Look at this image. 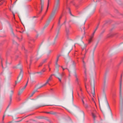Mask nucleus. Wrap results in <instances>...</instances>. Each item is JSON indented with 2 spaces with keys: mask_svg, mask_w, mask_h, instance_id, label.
Returning a JSON list of instances; mask_svg holds the SVG:
<instances>
[{
  "mask_svg": "<svg viewBox=\"0 0 123 123\" xmlns=\"http://www.w3.org/2000/svg\"><path fill=\"white\" fill-rule=\"evenodd\" d=\"M60 6V0H55L54 9L51 13V16H54L56 12L59 9Z\"/></svg>",
  "mask_w": 123,
  "mask_h": 123,
  "instance_id": "f257e3e1",
  "label": "nucleus"
},
{
  "mask_svg": "<svg viewBox=\"0 0 123 123\" xmlns=\"http://www.w3.org/2000/svg\"><path fill=\"white\" fill-rule=\"evenodd\" d=\"M122 74L121 75L120 80L119 86V98L120 101L123 103V99L122 95Z\"/></svg>",
  "mask_w": 123,
  "mask_h": 123,
  "instance_id": "f03ea898",
  "label": "nucleus"
},
{
  "mask_svg": "<svg viewBox=\"0 0 123 123\" xmlns=\"http://www.w3.org/2000/svg\"><path fill=\"white\" fill-rule=\"evenodd\" d=\"M91 112L93 119L94 121H95V118L97 117V116L96 115V111L94 109V108H92V110H91Z\"/></svg>",
  "mask_w": 123,
  "mask_h": 123,
  "instance_id": "7ed1b4c3",
  "label": "nucleus"
},
{
  "mask_svg": "<svg viewBox=\"0 0 123 123\" xmlns=\"http://www.w3.org/2000/svg\"><path fill=\"white\" fill-rule=\"evenodd\" d=\"M23 71L22 69H20V71L19 76L17 78V81L19 82L22 79L23 77Z\"/></svg>",
  "mask_w": 123,
  "mask_h": 123,
  "instance_id": "20e7f679",
  "label": "nucleus"
},
{
  "mask_svg": "<svg viewBox=\"0 0 123 123\" xmlns=\"http://www.w3.org/2000/svg\"><path fill=\"white\" fill-rule=\"evenodd\" d=\"M65 31L66 36L67 39H68L69 35V26L68 25L65 26Z\"/></svg>",
  "mask_w": 123,
  "mask_h": 123,
  "instance_id": "39448f33",
  "label": "nucleus"
},
{
  "mask_svg": "<svg viewBox=\"0 0 123 123\" xmlns=\"http://www.w3.org/2000/svg\"><path fill=\"white\" fill-rule=\"evenodd\" d=\"M99 23L97 26L96 27V28L95 29V30L94 31V32H93V33H92V35L91 37L89 39V40H88V43H90L92 41V38L93 37V36L94 35V34L95 33V31H96V30H97L98 28L99 25Z\"/></svg>",
  "mask_w": 123,
  "mask_h": 123,
  "instance_id": "423d86ee",
  "label": "nucleus"
},
{
  "mask_svg": "<svg viewBox=\"0 0 123 123\" xmlns=\"http://www.w3.org/2000/svg\"><path fill=\"white\" fill-rule=\"evenodd\" d=\"M73 91L72 90V94L70 97V101L71 102L72 104H73L74 102V97L73 95Z\"/></svg>",
  "mask_w": 123,
  "mask_h": 123,
  "instance_id": "0eeeda50",
  "label": "nucleus"
},
{
  "mask_svg": "<svg viewBox=\"0 0 123 123\" xmlns=\"http://www.w3.org/2000/svg\"><path fill=\"white\" fill-rule=\"evenodd\" d=\"M84 58H83L82 59V62L83 63V66L84 67V68L85 69V74L86 76V65L85 64V63L84 61Z\"/></svg>",
  "mask_w": 123,
  "mask_h": 123,
  "instance_id": "6e6552de",
  "label": "nucleus"
},
{
  "mask_svg": "<svg viewBox=\"0 0 123 123\" xmlns=\"http://www.w3.org/2000/svg\"><path fill=\"white\" fill-rule=\"evenodd\" d=\"M40 2H41V9L40 11L39 12V14L40 13L42 12L43 9V8L44 6V4H43V2H42V0H40Z\"/></svg>",
  "mask_w": 123,
  "mask_h": 123,
  "instance_id": "1a4fd4ad",
  "label": "nucleus"
},
{
  "mask_svg": "<svg viewBox=\"0 0 123 123\" xmlns=\"http://www.w3.org/2000/svg\"><path fill=\"white\" fill-rule=\"evenodd\" d=\"M75 76L76 78V80L75 81V82L79 86L80 84L79 83V80L77 77V76L76 74H75Z\"/></svg>",
  "mask_w": 123,
  "mask_h": 123,
  "instance_id": "9d476101",
  "label": "nucleus"
},
{
  "mask_svg": "<svg viewBox=\"0 0 123 123\" xmlns=\"http://www.w3.org/2000/svg\"><path fill=\"white\" fill-rule=\"evenodd\" d=\"M71 64V67L72 68H75L76 66V63L74 61H72Z\"/></svg>",
  "mask_w": 123,
  "mask_h": 123,
  "instance_id": "9b49d317",
  "label": "nucleus"
},
{
  "mask_svg": "<svg viewBox=\"0 0 123 123\" xmlns=\"http://www.w3.org/2000/svg\"><path fill=\"white\" fill-rule=\"evenodd\" d=\"M46 113L47 114H49L55 115L57 114V113L56 112H54L53 111H51L49 112H46Z\"/></svg>",
  "mask_w": 123,
  "mask_h": 123,
  "instance_id": "f8f14e48",
  "label": "nucleus"
},
{
  "mask_svg": "<svg viewBox=\"0 0 123 123\" xmlns=\"http://www.w3.org/2000/svg\"><path fill=\"white\" fill-rule=\"evenodd\" d=\"M69 0H66L65 2V5L67 6V8L69 10V3L68 2Z\"/></svg>",
  "mask_w": 123,
  "mask_h": 123,
  "instance_id": "ddd939ff",
  "label": "nucleus"
},
{
  "mask_svg": "<svg viewBox=\"0 0 123 123\" xmlns=\"http://www.w3.org/2000/svg\"><path fill=\"white\" fill-rule=\"evenodd\" d=\"M60 55L58 56L57 57L56 61L55 63V64L58 67L60 66L58 65V62L59 60V58L60 56Z\"/></svg>",
  "mask_w": 123,
  "mask_h": 123,
  "instance_id": "4468645a",
  "label": "nucleus"
},
{
  "mask_svg": "<svg viewBox=\"0 0 123 123\" xmlns=\"http://www.w3.org/2000/svg\"><path fill=\"white\" fill-rule=\"evenodd\" d=\"M60 55L58 56L57 57L56 61L55 63V64L58 67L60 66L58 65V62L59 60V58L60 56Z\"/></svg>",
  "mask_w": 123,
  "mask_h": 123,
  "instance_id": "2eb2a0df",
  "label": "nucleus"
},
{
  "mask_svg": "<svg viewBox=\"0 0 123 123\" xmlns=\"http://www.w3.org/2000/svg\"><path fill=\"white\" fill-rule=\"evenodd\" d=\"M116 33H113L112 34H108L107 35V37H112L116 35Z\"/></svg>",
  "mask_w": 123,
  "mask_h": 123,
  "instance_id": "dca6fc26",
  "label": "nucleus"
},
{
  "mask_svg": "<svg viewBox=\"0 0 123 123\" xmlns=\"http://www.w3.org/2000/svg\"><path fill=\"white\" fill-rule=\"evenodd\" d=\"M51 80L49 79V78L47 80L46 82L44 84H43V86H41L40 88L44 86H46L47 84H48L49 82V81H50Z\"/></svg>",
  "mask_w": 123,
  "mask_h": 123,
  "instance_id": "f3484780",
  "label": "nucleus"
},
{
  "mask_svg": "<svg viewBox=\"0 0 123 123\" xmlns=\"http://www.w3.org/2000/svg\"><path fill=\"white\" fill-rule=\"evenodd\" d=\"M28 82V80L27 81V82L26 84L21 89V92H22L23 91V90L26 87L27 85Z\"/></svg>",
  "mask_w": 123,
  "mask_h": 123,
  "instance_id": "a211bd4d",
  "label": "nucleus"
},
{
  "mask_svg": "<svg viewBox=\"0 0 123 123\" xmlns=\"http://www.w3.org/2000/svg\"><path fill=\"white\" fill-rule=\"evenodd\" d=\"M86 80H87V78L86 77H86H85V78H84V81L85 82V88H86V90H87V88H86Z\"/></svg>",
  "mask_w": 123,
  "mask_h": 123,
  "instance_id": "6ab92c4d",
  "label": "nucleus"
},
{
  "mask_svg": "<svg viewBox=\"0 0 123 123\" xmlns=\"http://www.w3.org/2000/svg\"><path fill=\"white\" fill-rule=\"evenodd\" d=\"M35 92V91H33V92H32L31 94L29 95V97L31 98L32 97Z\"/></svg>",
  "mask_w": 123,
  "mask_h": 123,
  "instance_id": "aec40b11",
  "label": "nucleus"
},
{
  "mask_svg": "<svg viewBox=\"0 0 123 123\" xmlns=\"http://www.w3.org/2000/svg\"><path fill=\"white\" fill-rule=\"evenodd\" d=\"M46 69L45 68H44L41 70V71L39 72L38 73H43V72H45V71H46Z\"/></svg>",
  "mask_w": 123,
  "mask_h": 123,
  "instance_id": "412c9836",
  "label": "nucleus"
},
{
  "mask_svg": "<svg viewBox=\"0 0 123 123\" xmlns=\"http://www.w3.org/2000/svg\"><path fill=\"white\" fill-rule=\"evenodd\" d=\"M84 98V97L82 95V96H81V100H82V102L83 103V105L85 104L84 103V100H83V99Z\"/></svg>",
  "mask_w": 123,
  "mask_h": 123,
  "instance_id": "4be33fe9",
  "label": "nucleus"
},
{
  "mask_svg": "<svg viewBox=\"0 0 123 123\" xmlns=\"http://www.w3.org/2000/svg\"><path fill=\"white\" fill-rule=\"evenodd\" d=\"M84 107L86 109H88V105L87 104H85L84 105Z\"/></svg>",
  "mask_w": 123,
  "mask_h": 123,
  "instance_id": "5701e85b",
  "label": "nucleus"
},
{
  "mask_svg": "<svg viewBox=\"0 0 123 123\" xmlns=\"http://www.w3.org/2000/svg\"><path fill=\"white\" fill-rule=\"evenodd\" d=\"M60 20H60V19H59V21H58V26H60V27H61V26L62 25H60Z\"/></svg>",
  "mask_w": 123,
  "mask_h": 123,
  "instance_id": "b1692460",
  "label": "nucleus"
},
{
  "mask_svg": "<svg viewBox=\"0 0 123 123\" xmlns=\"http://www.w3.org/2000/svg\"><path fill=\"white\" fill-rule=\"evenodd\" d=\"M65 73H64L63 72L62 73L60 74L61 76V77H62L65 75Z\"/></svg>",
  "mask_w": 123,
  "mask_h": 123,
  "instance_id": "393cba45",
  "label": "nucleus"
},
{
  "mask_svg": "<svg viewBox=\"0 0 123 123\" xmlns=\"http://www.w3.org/2000/svg\"><path fill=\"white\" fill-rule=\"evenodd\" d=\"M49 0H48L47 6V9H48V7H49Z\"/></svg>",
  "mask_w": 123,
  "mask_h": 123,
  "instance_id": "a878e982",
  "label": "nucleus"
},
{
  "mask_svg": "<svg viewBox=\"0 0 123 123\" xmlns=\"http://www.w3.org/2000/svg\"><path fill=\"white\" fill-rule=\"evenodd\" d=\"M61 67L62 68V69H63V71H64V70L65 69H67L68 70V71H69V69H67V68H64L63 67H62V66H61Z\"/></svg>",
  "mask_w": 123,
  "mask_h": 123,
  "instance_id": "bb28decb",
  "label": "nucleus"
},
{
  "mask_svg": "<svg viewBox=\"0 0 123 123\" xmlns=\"http://www.w3.org/2000/svg\"><path fill=\"white\" fill-rule=\"evenodd\" d=\"M55 75L54 74H51L50 76V77H49V78H50L51 79H52V76H53V75Z\"/></svg>",
  "mask_w": 123,
  "mask_h": 123,
  "instance_id": "cd10ccee",
  "label": "nucleus"
},
{
  "mask_svg": "<svg viewBox=\"0 0 123 123\" xmlns=\"http://www.w3.org/2000/svg\"><path fill=\"white\" fill-rule=\"evenodd\" d=\"M47 60V59H45L42 62L43 63V64L45 62H46V61Z\"/></svg>",
  "mask_w": 123,
  "mask_h": 123,
  "instance_id": "c85d7f7f",
  "label": "nucleus"
},
{
  "mask_svg": "<svg viewBox=\"0 0 123 123\" xmlns=\"http://www.w3.org/2000/svg\"><path fill=\"white\" fill-rule=\"evenodd\" d=\"M94 92L93 93H92V94H93V97H94V96L95 95V89H94Z\"/></svg>",
  "mask_w": 123,
  "mask_h": 123,
  "instance_id": "c756f323",
  "label": "nucleus"
},
{
  "mask_svg": "<svg viewBox=\"0 0 123 123\" xmlns=\"http://www.w3.org/2000/svg\"><path fill=\"white\" fill-rule=\"evenodd\" d=\"M70 3H72L74 5H75V4L73 0H72L71 1Z\"/></svg>",
  "mask_w": 123,
  "mask_h": 123,
  "instance_id": "7c9ffc66",
  "label": "nucleus"
},
{
  "mask_svg": "<svg viewBox=\"0 0 123 123\" xmlns=\"http://www.w3.org/2000/svg\"><path fill=\"white\" fill-rule=\"evenodd\" d=\"M12 100V95H11L10 96V102H11Z\"/></svg>",
  "mask_w": 123,
  "mask_h": 123,
  "instance_id": "2f4dec72",
  "label": "nucleus"
},
{
  "mask_svg": "<svg viewBox=\"0 0 123 123\" xmlns=\"http://www.w3.org/2000/svg\"><path fill=\"white\" fill-rule=\"evenodd\" d=\"M91 108H92V107L90 105H88V109H90Z\"/></svg>",
  "mask_w": 123,
  "mask_h": 123,
  "instance_id": "473e14b6",
  "label": "nucleus"
},
{
  "mask_svg": "<svg viewBox=\"0 0 123 123\" xmlns=\"http://www.w3.org/2000/svg\"><path fill=\"white\" fill-rule=\"evenodd\" d=\"M43 64V63L42 62H41L40 64L39 65V67H40Z\"/></svg>",
  "mask_w": 123,
  "mask_h": 123,
  "instance_id": "72a5a7b5",
  "label": "nucleus"
},
{
  "mask_svg": "<svg viewBox=\"0 0 123 123\" xmlns=\"http://www.w3.org/2000/svg\"><path fill=\"white\" fill-rule=\"evenodd\" d=\"M70 15H71L72 16H74L71 13V12L70 11Z\"/></svg>",
  "mask_w": 123,
  "mask_h": 123,
  "instance_id": "f704fd0d",
  "label": "nucleus"
},
{
  "mask_svg": "<svg viewBox=\"0 0 123 123\" xmlns=\"http://www.w3.org/2000/svg\"><path fill=\"white\" fill-rule=\"evenodd\" d=\"M57 78L58 79L59 81L60 82H61V79H60V78H59V77H57Z\"/></svg>",
  "mask_w": 123,
  "mask_h": 123,
  "instance_id": "c9c22d12",
  "label": "nucleus"
},
{
  "mask_svg": "<svg viewBox=\"0 0 123 123\" xmlns=\"http://www.w3.org/2000/svg\"><path fill=\"white\" fill-rule=\"evenodd\" d=\"M105 82H106L105 81V80L104 81V87H105Z\"/></svg>",
  "mask_w": 123,
  "mask_h": 123,
  "instance_id": "e433bc0d",
  "label": "nucleus"
},
{
  "mask_svg": "<svg viewBox=\"0 0 123 123\" xmlns=\"http://www.w3.org/2000/svg\"><path fill=\"white\" fill-rule=\"evenodd\" d=\"M21 92V91L20 92H18V95H20V94H21V92Z\"/></svg>",
  "mask_w": 123,
  "mask_h": 123,
  "instance_id": "4c0bfd02",
  "label": "nucleus"
},
{
  "mask_svg": "<svg viewBox=\"0 0 123 123\" xmlns=\"http://www.w3.org/2000/svg\"><path fill=\"white\" fill-rule=\"evenodd\" d=\"M87 50H86V49H85V53L84 54V56H85L86 55V53H87Z\"/></svg>",
  "mask_w": 123,
  "mask_h": 123,
  "instance_id": "58836bf2",
  "label": "nucleus"
},
{
  "mask_svg": "<svg viewBox=\"0 0 123 123\" xmlns=\"http://www.w3.org/2000/svg\"><path fill=\"white\" fill-rule=\"evenodd\" d=\"M24 118H23L21 120H19V121H15V122H20L22 120V119H23Z\"/></svg>",
  "mask_w": 123,
  "mask_h": 123,
  "instance_id": "ea45409f",
  "label": "nucleus"
},
{
  "mask_svg": "<svg viewBox=\"0 0 123 123\" xmlns=\"http://www.w3.org/2000/svg\"><path fill=\"white\" fill-rule=\"evenodd\" d=\"M96 46H95V48H94L93 50V54H94V52L95 51V48H96Z\"/></svg>",
  "mask_w": 123,
  "mask_h": 123,
  "instance_id": "a19ab883",
  "label": "nucleus"
},
{
  "mask_svg": "<svg viewBox=\"0 0 123 123\" xmlns=\"http://www.w3.org/2000/svg\"><path fill=\"white\" fill-rule=\"evenodd\" d=\"M18 101H19L20 100H21V99H20V98H18Z\"/></svg>",
  "mask_w": 123,
  "mask_h": 123,
  "instance_id": "79ce46f5",
  "label": "nucleus"
},
{
  "mask_svg": "<svg viewBox=\"0 0 123 123\" xmlns=\"http://www.w3.org/2000/svg\"><path fill=\"white\" fill-rule=\"evenodd\" d=\"M46 105H45V106ZM47 105V106H49V105H50V106H52V105ZM45 106L44 105H42V106H40V107H42V106Z\"/></svg>",
  "mask_w": 123,
  "mask_h": 123,
  "instance_id": "37998d69",
  "label": "nucleus"
},
{
  "mask_svg": "<svg viewBox=\"0 0 123 123\" xmlns=\"http://www.w3.org/2000/svg\"><path fill=\"white\" fill-rule=\"evenodd\" d=\"M59 33V31L58 32V33L57 34V35H56V37H55V38H57V37H58V34Z\"/></svg>",
  "mask_w": 123,
  "mask_h": 123,
  "instance_id": "c03bdc74",
  "label": "nucleus"
},
{
  "mask_svg": "<svg viewBox=\"0 0 123 123\" xmlns=\"http://www.w3.org/2000/svg\"><path fill=\"white\" fill-rule=\"evenodd\" d=\"M77 8L79 6V5H76L75 6Z\"/></svg>",
  "mask_w": 123,
  "mask_h": 123,
  "instance_id": "a18cd8bd",
  "label": "nucleus"
},
{
  "mask_svg": "<svg viewBox=\"0 0 123 123\" xmlns=\"http://www.w3.org/2000/svg\"><path fill=\"white\" fill-rule=\"evenodd\" d=\"M32 60L31 59L30 60V65H31V63L32 62Z\"/></svg>",
  "mask_w": 123,
  "mask_h": 123,
  "instance_id": "49530a36",
  "label": "nucleus"
},
{
  "mask_svg": "<svg viewBox=\"0 0 123 123\" xmlns=\"http://www.w3.org/2000/svg\"><path fill=\"white\" fill-rule=\"evenodd\" d=\"M5 116L4 115L3 116V120L4 119V117Z\"/></svg>",
  "mask_w": 123,
  "mask_h": 123,
  "instance_id": "de8ad7c7",
  "label": "nucleus"
},
{
  "mask_svg": "<svg viewBox=\"0 0 123 123\" xmlns=\"http://www.w3.org/2000/svg\"><path fill=\"white\" fill-rule=\"evenodd\" d=\"M62 16H61L59 18V19H60V20H61V19L62 18Z\"/></svg>",
  "mask_w": 123,
  "mask_h": 123,
  "instance_id": "09e8293b",
  "label": "nucleus"
},
{
  "mask_svg": "<svg viewBox=\"0 0 123 123\" xmlns=\"http://www.w3.org/2000/svg\"><path fill=\"white\" fill-rule=\"evenodd\" d=\"M12 14H13V16H14H14H15L14 14V13H13L12 12Z\"/></svg>",
  "mask_w": 123,
  "mask_h": 123,
  "instance_id": "8fccbe9b",
  "label": "nucleus"
},
{
  "mask_svg": "<svg viewBox=\"0 0 123 123\" xmlns=\"http://www.w3.org/2000/svg\"><path fill=\"white\" fill-rule=\"evenodd\" d=\"M80 91L81 92H82V89L80 87Z\"/></svg>",
  "mask_w": 123,
  "mask_h": 123,
  "instance_id": "3c124183",
  "label": "nucleus"
},
{
  "mask_svg": "<svg viewBox=\"0 0 123 123\" xmlns=\"http://www.w3.org/2000/svg\"><path fill=\"white\" fill-rule=\"evenodd\" d=\"M107 104H108V107H109V109H110V106H109V103H108V102H107Z\"/></svg>",
  "mask_w": 123,
  "mask_h": 123,
  "instance_id": "603ef678",
  "label": "nucleus"
},
{
  "mask_svg": "<svg viewBox=\"0 0 123 123\" xmlns=\"http://www.w3.org/2000/svg\"><path fill=\"white\" fill-rule=\"evenodd\" d=\"M31 0H27V1H29V2L31 1Z\"/></svg>",
  "mask_w": 123,
  "mask_h": 123,
  "instance_id": "864d4df0",
  "label": "nucleus"
},
{
  "mask_svg": "<svg viewBox=\"0 0 123 123\" xmlns=\"http://www.w3.org/2000/svg\"><path fill=\"white\" fill-rule=\"evenodd\" d=\"M36 17V16H33V18H36V17Z\"/></svg>",
  "mask_w": 123,
  "mask_h": 123,
  "instance_id": "5fc2aeb1",
  "label": "nucleus"
},
{
  "mask_svg": "<svg viewBox=\"0 0 123 123\" xmlns=\"http://www.w3.org/2000/svg\"><path fill=\"white\" fill-rule=\"evenodd\" d=\"M49 122L50 123H52L49 120Z\"/></svg>",
  "mask_w": 123,
  "mask_h": 123,
  "instance_id": "6e6d98bb",
  "label": "nucleus"
},
{
  "mask_svg": "<svg viewBox=\"0 0 123 123\" xmlns=\"http://www.w3.org/2000/svg\"><path fill=\"white\" fill-rule=\"evenodd\" d=\"M11 92L12 93H13V91L12 90L11 91Z\"/></svg>",
  "mask_w": 123,
  "mask_h": 123,
  "instance_id": "4d7b16f0",
  "label": "nucleus"
},
{
  "mask_svg": "<svg viewBox=\"0 0 123 123\" xmlns=\"http://www.w3.org/2000/svg\"><path fill=\"white\" fill-rule=\"evenodd\" d=\"M105 32V31H103L102 32V33H104Z\"/></svg>",
  "mask_w": 123,
  "mask_h": 123,
  "instance_id": "13d9d810",
  "label": "nucleus"
},
{
  "mask_svg": "<svg viewBox=\"0 0 123 123\" xmlns=\"http://www.w3.org/2000/svg\"><path fill=\"white\" fill-rule=\"evenodd\" d=\"M113 96H115V94H113Z\"/></svg>",
  "mask_w": 123,
  "mask_h": 123,
  "instance_id": "bf43d9fd",
  "label": "nucleus"
},
{
  "mask_svg": "<svg viewBox=\"0 0 123 123\" xmlns=\"http://www.w3.org/2000/svg\"><path fill=\"white\" fill-rule=\"evenodd\" d=\"M77 94H78V96H79H79H79V93H78Z\"/></svg>",
  "mask_w": 123,
  "mask_h": 123,
  "instance_id": "052dcab7",
  "label": "nucleus"
},
{
  "mask_svg": "<svg viewBox=\"0 0 123 123\" xmlns=\"http://www.w3.org/2000/svg\"><path fill=\"white\" fill-rule=\"evenodd\" d=\"M9 105H8V106L7 107V108H6V109H7V108H8V107H9Z\"/></svg>",
  "mask_w": 123,
  "mask_h": 123,
  "instance_id": "680f3d73",
  "label": "nucleus"
},
{
  "mask_svg": "<svg viewBox=\"0 0 123 123\" xmlns=\"http://www.w3.org/2000/svg\"><path fill=\"white\" fill-rule=\"evenodd\" d=\"M49 79H50L51 80V79L49 77Z\"/></svg>",
  "mask_w": 123,
  "mask_h": 123,
  "instance_id": "e2e57ef3",
  "label": "nucleus"
},
{
  "mask_svg": "<svg viewBox=\"0 0 123 123\" xmlns=\"http://www.w3.org/2000/svg\"><path fill=\"white\" fill-rule=\"evenodd\" d=\"M15 84H17V81H15Z\"/></svg>",
  "mask_w": 123,
  "mask_h": 123,
  "instance_id": "0e129e2a",
  "label": "nucleus"
},
{
  "mask_svg": "<svg viewBox=\"0 0 123 123\" xmlns=\"http://www.w3.org/2000/svg\"><path fill=\"white\" fill-rule=\"evenodd\" d=\"M49 68V71H50V68Z\"/></svg>",
  "mask_w": 123,
  "mask_h": 123,
  "instance_id": "69168bd1",
  "label": "nucleus"
},
{
  "mask_svg": "<svg viewBox=\"0 0 123 123\" xmlns=\"http://www.w3.org/2000/svg\"><path fill=\"white\" fill-rule=\"evenodd\" d=\"M51 90H53V89H51Z\"/></svg>",
  "mask_w": 123,
  "mask_h": 123,
  "instance_id": "338daca9",
  "label": "nucleus"
},
{
  "mask_svg": "<svg viewBox=\"0 0 123 123\" xmlns=\"http://www.w3.org/2000/svg\"><path fill=\"white\" fill-rule=\"evenodd\" d=\"M44 123L43 122H42V123Z\"/></svg>",
  "mask_w": 123,
  "mask_h": 123,
  "instance_id": "774afa93",
  "label": "nucleus"
}]
</instances>
